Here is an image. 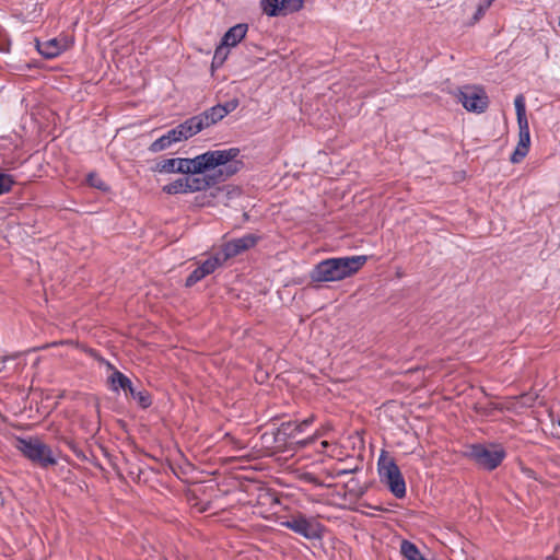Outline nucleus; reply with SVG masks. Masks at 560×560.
<instances>
[{
    "label": "nucleus",
    "instance_id": "obj_13",
    "mask_svg": "<svg viewBox=\"0 0 560 560\" xmlns=\"http://www.w3.org/2000/svg\"><path fill=\"white\" fill-rule=\"evenodd\" d=\"M247 30V24L243 23L232 26L222 37V44L229 47L236 46L245 37Z\"/></svg>",
    "mask_w": 560,
    "mask_h": 560
},
{
    "label": "nucleus",
    "instance_id": "obj_28",
    "mask_svg": "<svg viewBox=\"0 0 560 560\" xmlns=\"http://www.w3.org/2000/svg\"><path fill=\"white\" fill-rule=\"evenodd\" d=\"M491 4L492 2L489 0H483L478 4L476 13L472 18L474 23L478 22L485 15L486 11L490 8Z\"/></svg>",
    "mask_w": 560,
    "mask_h": 560
},
{
    "label": "nucleus",
    "instance_id": "obj_16",
    "mask_svg": "<svg viewBox=\"0 0 560 560\" xmlns=\"http://www.w3.org/2000/svg\"><path fill=\"white\" fill-rule=\"evenodd\" d=\"M225 262V259H223V256L220 252L214 254L213 256L206 259L200 266H198L202 273H205V277L214 272L217 268L222 266Z\"/></svg>",
    "mask_w": 560,
    "mask_h": 560
},
{
    "label": "nucleus",
    "instance_id": "obj_5",
    "mask_svg": "<svg viewBox=\"0 0 560 560\" xmlns=\"http://www.w3.org/2000/svg\"><path fill=\"white\" fill-rule=\"evenodd\" d=\"M516 110L517 125H518V143L512 153L510 160L512 163H520L528 153L530 145V133L528 120L526 117L525 98L518 94L514 100Z\"/></svg>",
    "mask_w": 560,
    "mask_h": 560
},
{
    "label": "nucleus",
    "instance_id": "obj_39",
    "mask_svg": "<svg viewBox=\"0 0 560 560\" xmlns=\"http://www.w3.org/2000/svg\"><path fill=\"white\" fill-rule=\"evenodd\" d=\"M526 472L528 474L529 477H534L532 469H527Z\"/></svg>",
    "mask_w": 560,
    "mask_h": 560
},
{
    "label": "nucleus",
    "instance_id": "obj_33",
    "mask_svg": "<svg viewBox=\"0 0 560 560\" xmlns=\"http://www.w3.org/2000/svg\"><path fill=\"white\" fill-rule=\"evenodd\" d=\"M313 421H314V417L311 416V417L306 418L305 420H303L302 422H299L295 425V429H299V432H303L304 428L311 425L313 423Z\"/></svg>",
    "mask_w": 560,
    "mask_h": 560
},
{
    "label": "nucleus",
    "instance_id": "obj_17",
    "mask_svg": "<svg viewBox=\"0 0 560 560\" xmlns=\"http://www.w3.org/2000/svg\"><path fill=\"white\" fill-rule=\"evenodd\" d=\"M399 551L406 560H417L422 557L419 548L407 539L401 540Z\"/></svg>",
    "mask_w": 560,
    "mask_h": 560
},
{
    "label": "nucleus",
    "instance_id": "obj_22",
    "mask_svg": "<svg viewBox=\"0 0 560 560\" xmlns=\"http://www.w3.org/2000/svg\"><path fill=\"white\" fill-rule=\"evenodd\" d=\"M229 46H225L222 43L217 47L212 59V66L219 67L225 61L229 55Z\"/></svg>",
    "mask_w": 560,
    "mask_h": 560
},
{
    "label": "nucleus",
    "instance_id": "obj_32",
    "mask_svg": "<svg viewBox=\"0 0 560 560\" xmlns=\"http://www.w3.org/2000/svg\"><path fill=\"white\" fill-rule=\"evenodd\" d=\"M238 100L237 98H232L228 102H225L224 104H221V108L223 109V112H225V116L230 113H232L233 110H235L238 106Z\"/></svg>",
    "mask_w": 560,
    "mask_h": 560
},
{
    "label": "nucleus",
    "instance_id": "obj_25",
    "mask_svg": "<svg viewBox=\"0 0 560 560\" xmlns=\"http://www.w3.org/2000/svg\"><path fill=\"white\" fill-rule=\"evenodd\" d=\"M296 422H283L278 429V433L283 436H294L299 432V429H295Z\"/></svg>",
    "mask_w": 560,
    "mask_h": 560
},
{
    "label": "nucleus",
    "instance_id": "obj_4",
    "mask_svg": "<svg viewBox=\"0 0 560 560\" xmlns=\"http://www.w3.org/2000/svg\"><path fill=\"white\" fill-rule=\"evenodd\" d=\"M377 470L380 481L388 488L393 495L397 499L406 495L405 479L393 457H378Z\"/></svg>",
    "mask_w": 560,
    "mask_h": 560
},
{
    "label": "nucleus",
    "instance_id": "obj_30",
    "mask_svg": "<svg viewBox=\"0 0 560 560\" xmlns=\"http://www.w3.org/2000/svg\"><path fill=\"white\" fill-rule=\"evenodd\" d=\"M549 416L551 420V434L560 438V415L555 416L550 413Z\"/></svg>",
    "mask_w": 560,
    "mask_h": 560
},
{
    "label": "nucleus",
    "instance_id": "obj_36",
    "mask_svg": "<svg viewBox=\"0 0 560 560\" xmlns=\"http://www.w3.org/2000/svg\"><path fill=\"white\" fill-rule=\"evenodd\" d=\"M106 458L112 463L113 457H106ZM114 459H116V460H115L113 464H114V465H118V460H119V462H126L127 457H125V456H121V457H114Z\"/></svg>",
    "mask_w": 560,
    "mask_h": 560
},
{
    "label": "nucleus",
    "instance_id": "obj_9",
    "mask_svg": "<svg viewBox=\"0 0 560 560\" xmlns=\"http://www.w3.org/2000/svg\"><path fill=\"white\" fill-rule=\"evenodd\" d=\"M303 0H260L262 12L268 16L298 12L303 8Z\"/></svg>",
    "mask_w": 560,
    "mask_h": 560
},
{
    "label": "nucleus",
    "instance_id": "obj_20",
    "mask_svg": "<svg viewBox=\"0 0 560 560\" xmlns=\"http://www.w3.org/2000/svg\"><path fill=\"white\" fill-rule=\"evenodd\" d=\"M479 468L491 471L501 465L503 457H474Z\"/></svg>",
    "mask_w": 560,
    "mask_h": 560
},
{
    "label": "nucleus",
    "instance_id": "obj_23",
    "mask_svg": "<svg viewBox=\"0 0 560 560\" xmlns=\"http://www.w3.org/2000/svg\"><path fill=\"white\" fill-rule=\"evenodd\" d=\"M171 145L172 144L170 140L166 139L165 136L163 135L150 144L149 151L152 153H158L170 148Z\"/></svg>",
    "mask_w": 560,
    "mask_h": 560
},
{
    "label": "nucleus",
    "instance_id": "obj_14",
    "mask_svg": "<svg viewBox=\"0 0 560 560\" xmlns=\"http://www.w3.org/2000/svg\"><path fill=\"white\" fill-rule=\"evenodd\" d=\"M198 116L202 119V126L206 129L222 120L225 117V112L221 108V104H217Z\"/></svg>",
    "mask_w": 560,
    "mask_h": 560
},
{
    "label": "nucleus",
    "instance_id": "obj_3",
    "mask_svg": "<svg viewBox=\"0 0 560 560\" xmlns=\"http://www.w3.org/2000/svg\"><path fill=\"white\" fill-rule=\"evenodd\" d=\"M229 150L236 151V153L224 164H220L209 172L185 174L188 192L207 190L220 183L225 182L241 170L243 163L236 160L241 152L240 149L230 148Z\"/></svg>",
    "mask_w": 560,
    "mask_h": 560
},
{
    "label": "nucleus",
    "instance_id": "obj_29",
    "mask_svg": "<svg viewBox=\"0 0 560 560\" xmlns=\"http://www.w3.org/2000/svg\"><path fill=\"white\" fill-rule=\"evenodd\" d=\"M205 278V273H202L201 269L197 267L186 279V287H192L198 281Z\"/></svg>",
    "mask_w": 560,
    "mask_h": 560
},
{
    "label": "nucleus",
    "instance_id": "obj_24",
    "mask_svg": "<svg viewBox=\"0 0 560 560\" xmlns=\"http://www.w3.org/2000/svg\"><path fill=\"white\" fill-rule=\"evenodd\" d=\"M14 183V178L10 174L0 173V195L9 192Z\"/></svg>",
    "mask_w": 560,
    "mask_h": 560
},
{
    "label": "nucleus",
    "instance_id": "obj_12",
    "mask_svg": "<svg viewBox=\"0 0 560 560\" xmlns=\"http://www.w3.org/2000/svg\"><path fill=\"white\" fill-rule=\"evenodd\" d=\"M177 128L178 131H180L183 140H187L205 129L202 126V119H200L198 115L186 119L184 122L179 124Z\"/></svg>",
    "mask_w": 560,
    "mask_h": 560
},
{
    "label": "nucleus",
    "instance_id": "obj_6",
    "mask_svg": "<svg viewBox=\"0 0 560 560\" xmlns=\"http://www.w3.org/2000/svg\"><path fill=\"white\" fill-rule=\"evenodd\" d=\"M281 526L308 540H317L323 537L322 525L314 518H308L303 514H299L296 516H292L289 520L282 521Z\"/></svg>",
    "mask_w": 560,
    "mask_h": 560
},
{
    "label": "nucleus",
    "instance_id": "obj_19",
    "mask_svg": "<svg viewBox=\"0 0 560 560\" xmlns=\"http://www.w3.org/2000/svg\"><path fill=\"white\" fill-rule=\"evenodd\" d=\"M162 190L168 195L188 194L187 180L185 177L177 178L163 186Z\"/></svg>",
    "mask_w": 560,
    "mask_h": 560
},
{
    "label": "nucleus",
    "instance_id": "obj_27",
    "mask_svg": "<svg viewBox=\"0 0 560 560\" xmlns=\"http://www.w3.org/2000/svg\"><path fill=\"white\" fill-rule=\"evenodd\" d=\"M36 466L48 468L58 463V457H30Z\"/></svg>",
    "mask_w": 560,
    "mask_h": 560
},
{
    "label": "nucleus",
    "instance_id": "obj_18",
    "mask_svg": "<svg viewBox=\"0 0 560 560\" xmlns=\"http://www.w3.org/2000/svg\"><path fill=\"white\" fill-rule=\"evenodd\" d=\"M113 389L117 390L118 388L124 389L125 392H130V388H132L131 381L121 372L118 370H115L114 373L109 377Z\"/></svg>",
    "mask_w": 560,
    "mask_h": 560
},
{
    "label": "nucleus",
    "instance_id": "obj_38",
    "mask_svg": "<svg viewBox=\"0 0 560 560\" xmlns=\"http://www.w3.org/2000/svg\"><path fill=\"white\" fill-rule=\"evenodd\" d=\"M320 445L325 448V447H327L329 444H328V442H327V441H323V442L320 443Z\"/></svg>",
    "mask_w": 560,
    "mask_h": 560
},
{
    "label": "nucleus",
    "instance_id": "obj_7",
    "mask_svg": "<svg viewBox=\"0 0 560 560\" xmlns=\"http://www.w3.org/2000/svg\"><path fill=\"white\" fill-rule=\"evenodd\" d=\"M458 101L468 112L482 113L488 107V96L478 86H464L458 92Z\"/></svg>",
    "mask_w": 560,
    "mask_h": 560
},
{
    "label": "nucleus",
    "instance_id": "obj_40",
    "mask_svg": "<svg viewBox=\"0 0 560 560\" xmlns=\"http://www.w3.org/2000/svg\"><path fill=\"white\" fill-rule=\"evenodd\" d=\"M384 455H387V453L384 450H382L381 456H384Z\"/></svg>",
    "mask_w": 560,
    "mask_h": 560
},
{
    "label": "nucleus",
    "instance_id": "obj_21",
    "mask_svg": "<svg viewBox=\"0 0 560 560\" xmlns=\"http://www.w3.org/2000/svg\"><path fill=\"white\" fill-rule=\"evenodd\" d=\"M129 394L143 409L150 407L152 404L151 396L147 390H137L135 387H132L130 388Z\"/></svg>",
    "mask_w": 560,
    "mask_h": 560
},
{
    "label": "nucleus",
    "instance_id": "obj_35",
    "mask_svg": "<svg viewBox=\"0 0 560 560\" xmlns=\"http://www.w3.org/2000/svg\"><path fill=\"white\" fill-rule=\"evenodd\" d=\"M185 457H166L171 468L173 469L174 465L177 464L180 459H184Z\"/></svg>",
    "mask_w": 560,
    "mask_h": 560
},
{
    "label": "nucleus",
    "instance_id": "obj_37",
    "mask_svg": "<svg viewBox=\"0 0 560 560\" xmlns=\"http://www.w3.org/2000/svg\"><path fill=\"white\" fill-rule=\"evenodd\" d=\"M311 442H312V440H304V441H301L300 443H301L302 445H306V444H308V443H311Z\"/></svg>",
    "mask_w": 560,
    "mask_h": 560
},
{
    "label": "nucleus",
    "instance_id": "obj_8",
    "mask_svg": "<svg viewBox=\"0 0 560 560\" xmlns=\"http://www.w3.org/2000/svg\"><path fill=\"white\" fill-rule=\"evenodd\" d=\"M259 240L260 236L256 234H245L242 237L234 238L224 243L220 253L223 256V259L226 261L228 259L233 258L254 247Z\"/></svg>",
    "mask_w": 560,
    "mask_h": 560
},
{
    "label": "nucleus",
    "instance_id": "obj_1",
    "mask_svg": "<svg viewBox=\"0 0 560 560\" xmlns=\"http://www.w3.org/2000/svg\"><path fill=\"white\" fill-rule=\"evenodd\" d=\"M236 151L213 150L207 151L192 159L172 158L165 159L155 164L154 171L164 174L171 173H205L228 162Z\"/></svg>",
    "mask_w": 560,
    "mask_h": 560
},
{
    "label": "nucleus",
    "instance_id": "obj_31",
    "mask_svg": "<svg viewBox=\"0 0 560 560\" xmlns=\"http://www.w3.org/2000/svg\"><path fill=\"white\" fill-rule=\"evenodd\" d=\"M164 136L170 140L171 144L183 141L180 131H178L177 127L168 130L166 133H164Z\"/></svg>",
    "mask_w": 560,
    "mask_h": 560
},
{
    "label": "nucleus",
    "instance_id": "obj_15",
    "mask_svg": "<svg viewBox=\"0 0 560 560\" xmlns=\"http://www.w3.org/2000/svg\"><path fill=\"white\" fill-rule=\"evenodd\" d=\"M509 448L498 443L475 444L469 455H505Z\"/></svg>",
    "mask_w": 560,
    "mask_h": 560
},
{
    "label": "nucleus",
    "instance_id": "obj_10",
    "mask_svg": "<svg viewBox=\"0 0 560 560\" xmlns=\"http://www.w3.org/2000/svg\"><path fill=\"white\" fill-rule=\"evenodd\" d=\"M11 444L23 455H51V451L37 436L13 438Z\"/></svg>",
    "mask_w": 560,
    "mask_h": 560
},
{
    "label": "nucleus",
    "instance_id": "obj_26",
    "mask_svg": "<svg viewBox=\"0 0 560 560\" xmlns=\"http://www.w3.org/2000/svg\"><path fill=\"white\" fill-rule=\"evenodd\" d=\"M86 182L91 187L97 188L103 191L107 190L106 184L95 173L88 174Z\"/></svg>",
    "mask_w": 560,
    "mask_h": 560
},
{
    "label": "nucleus",
    "instance_id": "obj_11",
    "mask_svg": "<svg viewBox=\"0 0 560 560\" xmlns=\"http://www.w3.org/2000/svg\"><path fill=\"white\" fill-rule=\"evenodd\" d=\"M70 42L67 37L49 38L46 40H37L36 48L38 52L46 59H52L68 49Z\"/></svg>",
    "mask_w": 560,
    "mask_h": 560
},
{
    "label": "nucleus",
    "instance_id": "obj_2",
    "mask_svg": "<svg viewBox=\"0 0 560 560\" xmlns=\"http://www.w3.org/2000/svg\"><path fill=\"white\" fill-rule=\"evenodd\" d=\"M366 256L332 257L317 262L310 272L313 282L341 281L357 273L366 262Z\"/></svg>",
    "mask_w": 560,
    "mask_h": 560
},
{
    "label": "nucleus",
    "instance_id": "obj_34",
    "mask_svg": "<svg viewBox=\"0 0 560 560\" xmlns=\"http://www.w3.org/2000/svg\"><path fill=\"white\" fill-rule=\"evenodd\" d=\"M359 469L358 466L353 467V468H349V469H339L337 471V475L340 476V475H347V474H352V472H355L357 470Z\"/></svg>",
    "mask_w": 560,
    "mask_h": 560
}]
</instances>
